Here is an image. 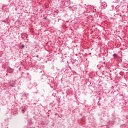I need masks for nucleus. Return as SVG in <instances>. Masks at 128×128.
I'll return each instance as SVG.
<instances>
[{
    "mask_svg": "<svg viewBox=\"0 0 128 128\" xmlns=\"http://www.w3.org/2000/svg\"><path fill=\"white\" fill-rule=\"evenodd\" d=\"M101 8H106V7L108 6V4H106V2H102L100 4Z\"/></svg>",
    "mask_w": 128,
    "mask_h": 128,
    "instance_id": "nucleus-1",
    "label": "nucleus"
},
{
    "mask_svg": "<svg viewBox=\"0 0 128 128\" xmlns=\"http://www.w3.org/2000/svg\"><path fill=\"white\" fill-rule=\"evenodd\" d=\"M8 72H10V74H12V72H14V69L8 68Z\"/></svg>",
    "mask_w": 128,
    "mask_h": 128,
    "instance_id": "nucleus-2",
    "label": "nucleus"
},
{
    "mask_svg": "<svg viewBox=\"0 0 128 128\" xmlns=\"http://www.w3.org/2000/svg\"><path fill=\"white\" fill-rule=\"evenodd\" d=\"M113 56H114V58H118V54H113Z\"/></svg>",
    "mask_w": 128,
    "mask_h": 128,
    "instance_id": "nucleus-3",
    "label": "nucleus"
},
{
    "mask_svg": "<svg viewBox=\"0 0 128 128\" xmlns=\"http://www.w3.org/2000/svg\"><path fill=\"white\" fill-rule=\"evenodd\" d=\"M22 114H24V110L22 109Z\"/></svg>",
    "mask_w": 128,
    "mask_h": 128,
    "instance_id": "nucleus-4",
    "label": "nucleus"
},
{
    "mask_svg": "<svg viewBox=\"0 0 128 128\" xmlns=\"http://www.w3.org/2000/svg\"><path fill=\"white\" fill-rule=\"evenodd\" d=\"M22 48H24V46L23 45Z\"/></svg>",
    "mask_w": 128,
    "mask_h": 128,
    "instance_id": "nucleus-5",
    "label": "nucleus"
},
{
    "mask_svg": "<svg viewBox=\"0 0 128 128\" xmlns=\"http://www.w3.org/2000/svg\"><path fill=\"white\" fill-rule=\"evenodd\" d=\"M26 96H28V94H26Z\"/></svg>",
    "mask_w": 128,
    "mask_h": 128,
    "instance_id": "nucleus-6",
    "label": "nucleus"
},
{
    "mask_svg": "<svg viewBox=\"0 0 128 128\" xmlns=\"http://www.w3.org/2000/svg\"><path fill=\"white\" fill-rule=\"evenodd\" d=\"M36 58H38V56H36Z\"/></svg>",
    "mask_w": 128,
    "mask_h": 128,
    "instance_id": "nucleus-7",
    "label": "nucleus"
},
{
    "mask_svg": "<svg viewBox=\"0 0 128 128\" xmlns=\"http://www.w3.org/2000/svg\"><path fill=\"white\" fill-rule=\"evenodd\" d=\"M95 12H96V10L94 9Z\"/></svg>",
    "mask_w": 128,
    "mask_h": 128,
    "instance_id": "nucleus-8",
    "label": "nucleus"
},
{
    "mask_svg": "<svg viewBox=\"0 0 128 128\" xmlns=\"http://www.w3.org/2000/svg\"><path fill=\"white\" fill-rule=\"evenodd\" d=\"M98 106H100V104H98Z\"/></svg>",
    "mask_w": 128,
    "mask_h": 128,
    "instance_id": "nucleus-9",
    "label": "nucleus"
},
{
    "mask_svg": "<svg viewBox=\"0 0 128 128\" xmlns=\"http://www.w3.org/2000/svg\"><path fill=\"white\" fill-rule=\"evenodd\" d=\"M76 62H78V60H76Z\"/></svg>",
    "mask_w": 128,
    "mask_h": 128,
    "instance_id": "nucleus-10",
    "label": "nucleus"
}]
</instances>
